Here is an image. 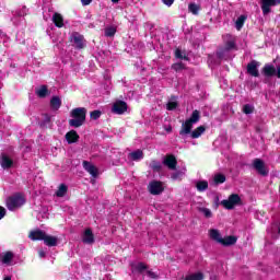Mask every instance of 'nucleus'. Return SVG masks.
<instances>
[{"label": "nucleus", "mask_w": 280, "mask_h": 280, "mask_svg": "<svg viewBox=\"0 0 280 280\" xmlns=\"http://www.w3.org/2000/svg\"><path fill=\"white\" fill-rule=\"evenodd\" d=\"M200 121V112L198 109H195L190 116L185 122L182 124V129L179 131L180 137L184 139L187 137V135H190L191 139H198L202 137L205 132V126H199L197 129L191 131V128H194V124H198Z\"/></svg>", "instance_id": "nucleus-1"}, {"label": "nucleus", "mask_w": 280, "mask_h": 280, "mask_svg": "<svg viewBox=\"0 0 280 280\" xmlns=\"http://www.w3.org/2000/svg\"><path fill=\"white\" fill-rule=\"evenodd\" d=\"M69 126L72 128H80L84 126V121H86V108L84 107H77L70 110Z\"/></svg>", "instance_id": "nucleus-2"}, {"label": "nucleus", "mask_w": 280, "mask_h": 280, "mask_svg": "<svg viewBox=\"0 0 280 280\" xmlns=\"http://www.w3.org/2000/svg\"><path fill=\"white\" fill-rule=\"evenodd\" d=\"M208 235L210 240L217 242V244H221V246H233L237 242V237L235 236L222 237V233L218 229H210Z\"/></svg>", "instance_id": "nucleus-3"}, {"label": "nucleus", "mask_w": 280, "mask_h": 280, "mask_svg": "<svg viewBox=\"0 0 280 280\" xmlns=\"http://www.w3.org/2000/svg\"><path fill=\"white\" fill-rule=\"evenodd\" d=\"M23 205H25V196L22 194H15L7 198V208L9 211H16V209H21Z\"/></svg>", "instance_id": "nucleus-4"}, {"label": "nucleus", "mask_w": 280, "mask_h": 280, "mask_svg": "<svg viewBox=\"0 0 280 280\" xmlns=\"http://www.w3.org/2000/svg\"><path fill=\"white\" fill-rule=\"evenodd\" d=\"M222 207L224 209H235L238 205H242V198L237 194H232L228 199L221 201Z\"/></svg>", "instance_id": "nucleus-5"}, {"label": "nucleus", "mask_w": 280, "mask_h": 280, "mask_svg": "<svg viewBox=\"0 0 280 280\" xmlns=\"http://www.w3.org/2000/svg\"><path fill=\"white\" fill-rule=\"evenodd\" d=\"M148 190L152 196H160L162 191H165V184L159 180H151L148 185Z\"/></svg>", "instance_id": "nucleus-6"}, {"label": "nucleus", "mask_w": 280, "mask_h": 280, "mask_svg": "<svg viewBox=\"0 0 280 280\" xmlns=\"http://www.w3.org/2000/svg\"><path fill=\"white\" fill-rule=\"evenodd\" d=\"M1 264L4 266H16V255L12 252H3L1 254Z\"/></svg>", "instance_id": "nucleus-7"}, {"label": "nucleus", "mask_w": 280, "mask_h": 280, "mask_svg": "<svg viewBox=\"0 0 280 280\" xmlns=\"http://www.w3.org/2000/svg\"><path fill=\"white\" fill-rule=\"evenodd\" d=\"M225 37L228 38V42L225 43L224 49L218 52L219 58H224V54H229L231 49H235V38L231 35H226Z\"/></svg>", "instance_id": "nucleus-8"}, {"label": "nucleus", "mask_w": 280, "mask_h": 280, "mask_svg": "<svg viewBox=\"0 0 280 280\" xmlns=\"http://www.w3.org/2000/svg\"><path fill=\"white\" fill-rule=\"evenodd\" d=\"M70 40L78 49H84V46L86 45L84 42V36L80 35L79 33H73L70 36Z\"/></svg>", "instance_id": "nucleus-9"}, {"label": "nucleus", "mask_w": 280, "mask_h": 280, "mask_svg": "<svg viewBox=\"0 0 280 280\" xmlns=\"http://www.w3.org/2000/svg\"><path fill=\"white\" fill-rule=\"evenodd\" d=\"M83 168L92 178H97V176H100V170H97L91 162L83 161Z\"/></svg>", "instance_id": "nucleus-10"}, {"label": "nucleus", "mask_w": 280, "mask_h": 280, "mask_svg": "<svg viewBox=\"0 0 280 280\" xmlns=\"http://www.w3.org/2000/svg\"><path fill=\"white\" fill-rule=\"evenodd\" d=\"M112 110L116 115H124V113L128 110V105L124 101H117L116 103H114Z\"/></svg>", "instance_id": "nucleus-11"}, {"label": "nucleus", "mask_w": 280, "mask_h": 280, "mask_svg": "<svg viewBox=\"0 0 280 280\" xmlns=\"http://www.w3.org/2000/svg\"><path fill=\"white\" fill-rule=\"evenodd\" d=\"M262 14H270V8L280 3V0H260Z\"/></svg>", "instance_id": "nucleus-12"}, {"label": "nucleus", "mask_w": 280, "mask_h": 280, "mask_svg": "<svg viewBox=\"0 0 280 280\" xmlns=\"http://www.w3.org/2000/svg\"><path fill=\"white\" fill-rule=\"evenodd\" d=\"M259 62L258 61H250L247 65V73H249V75H253V78H259Z\"/></svg>", "instance_id": "nucleus-13"}, {"label": "nucleus", "mask_w": 280, "mask_h": 280, "mask_svg": "<svg viewBox=\"0 0 280 280\" xmlns=\"http://www.w3.org/2000/svg\"><path fill=\"white\" fill-rule=\"evenodd\" d=\"M163 164L168 168V170H176V165H178V162L176 161V156L168 154L164 158Z\"/></svg>", "instance_id": "nucleus-14"}, {"label": "nucleus", "mask_w": 280, "mask_h": 280, "mask_svg": "<svg viewBox=\"0 0 280 280\" xmlns=\"http://www.w3.org/2000/svg\"><path fill=\"white\" fill-rule=\"evenodd\" d=\"M254 167L258 173L261 174V176H267L268 170L266 168L264 161H261L260 159L254 160Z\"/></svg>", "instance_id": "nucleus-15"}, {"label": "nucleus", "mask_w": 280, "mask_h": 280, "mask_svg": "<svg viewBox=\"0 0 280 280\" xmlns=\"http://www.w3.org/2000/svg\"><path fill=\"white\" fill-rule=\"evenodd\" d=\"M46 235H47V233L43 232V230H34L30 233L28 237L33 242H36V241L44 242Z\"/></svg>", "instance_id": "nucleus-16"}, {"label": "nucleus", "mask_w": 280, "mask_h": 280, "mask_svg": "<svg viewBox=\"0 0 280 280\" xmlns=\"http://www.w3.org/2000/svg\"><path fill=\"white\" fill-rule=\"evenodd\" d=\"M82 242H83V244H93L95 242L93 232L90 229L84 231L83 236H82Z\"/></svg>", "instance_id": "nucleus-17"}, {"label": "nucleus", "mask_w": 280, "mask_h": 280, "mask_svg": "<svg viewBox=\"0 0 280 280\" xmlns=\"http://www.w3.org/2000/svg\"><path fill=\"white\" fill-rule=\"evenodd\" d=\"M262 73L267 78H272V75H277V68L272 65H266L262 69Z\"/></svg>", "instance_id": "nucleus-18"}, {"label": "nucleus", "mask_w": 280, "mask_h": 280, "mask_svg": "<svg viewBox=\"0 0 280 280\" xmlns=\"http://www.w3.org/2000/svg\"><path fill=\"white\" fill-rule=\"evenodd\" d=\"M27 15V8L23 7L19 12H16V16L12 19V22L14 23V25H19L18 22V18L19 21H24L23 16Z\"/></svg>", "instance_id": "nucleus-19"}, {"label": "nucleus", "mask_w": 280, "mask_h": 280, "mask_svg": "<svg viewBox=\"0 0 280 280\" xmlns=\"http://www.w3.org/2000/svg\"><path fill=\"white\" fill-rule=\"evenodd\" d=\"M12 165H14V161H12L10 159V156H8V155L1 156V167L3 170H10V167H12Z\"/></svg>", "instance_id": "nucleus-20"}, {"label": "nucleus", "mask_w": 280, "mask_h": 280, "mask_svg": "<svg viewBox=\"0 0 280 280\" xmlns=\"http://www.w3.org/2000/svg\"><path fill=\"white\" fill-rule=\"evenodd\" d=\"M62 106V101L59 98V96H52L50 100V108L52 110H59Z\"/></svg>", "instance_id": "nucleus-21"}, {"label": "nucleus", "mask_w": 280, "mask_h": 280, "mask_svg": "<svg viewBox=\"0 0 280 280\" xmlns=\"http://www.w3.org/2000/svg\"><path fill=\"white\" fill-rule=\"evenodd\" d=\"M44 244H46V246H57L58 245V237L52 236V235H47L44 236Z\"/></svg>", "instance_id": "nucleus-22"}, {"label": "nucleus", "mask_w": 280, "mask_h": 280, "mask_svg": "<svg viewBox=\"0 0 280 280\" xmlns=\"http://www.w3.org/2000/svg\"><path fill=\"white\" fill-rule=\"evenodd\" d=\"M52 23H55L56 27H65V19L60 13H55L52 15Z\"/></svg>", "instance_id": "nucleus-23"}, {"label": "nucleus", "mask_w": 280, "mask_h": 280, "mask_svg": "<svg viewBox=\"0 0 280 280\" xmlns=\"http://www.w3.org/2000/svg\"><path fill=\"white\" fill-rule=\"evenodd\" d=\"M66 139L68 143H75L78 139H80V136L78 135V131L71 130L66 135Z\"/></svg>", "instance_id": "nucleus-24"}, {"label": "nucleus", "mask_w": 280, "mask_h": 280, "mask_svg": "<svg viewBox=\"0 0 280 280\" xmlns=\"http://www.w3.org/2000/svg\"><path fill=\"white\" fill-rule=\"evenodd\" d=\"M147 269L143 262H132L131 270L132 272H143Z\"/></svg>", "instance_id": "nucleus-25"}, {"label": "nucleus", "mask_w": 280, "mask_h": 280, "mask_svg": "<svg viewBox=\"0 0 280 280\" xmlns=\"http://www.w3.org/2000/svg\"><path fill=\"white\" fill-rule=\"evenodd\" d=\"M35 93L38 97H47V95H49V91L47 90L46 85L37 88Z\"/></svg>", "instance_id": "nucleus-26"}, {"label": "nucleus", "mask_w": 280, "mask_h": 280, "mask_svg": "<svg viewBox=\"0 0 280 280\" xmlns=\"http://www.w3.org/2000/svg\"><path fill=\"white\" fill-rule=\"evenodd\" d=\"M129 159L131 161H141V159H143V151L137 150V151L129 153Z\"/></svg>", "instance_id": "nucleus-27"}, {"label": "nucleus", "mask_w": 280, "mask_h": 280, "mask_svg": "<svg viewBox=\"0 0 280 280\" xmlns=\"http://www.w3.org/2000/svg\"><path fill=\"white\" fill-rule=\"evenodd\" d=\"M197 191H207L209 189V182L208 180H198L196 183Z\"/></svg>", "instance_id": "nucleus-28"}, {"label": "nucleus", "mask_w": 280, "mask_h": 280, "mask_svg": "<svg viewBox=\"0 0 280 280\" xmlns=\"http://www.w3.org/2000/svg\"><path fill=\"white\" fill-rule=\"evenodd\" d=\"M213 183L214 185H222V183H226V176L224 174H215L213 176Z\"/></svg>", "instance_id": "nucleus-29"}, {"label": "nucleus", "mask_w": 280, "mask_h": 280, "mask_svg": "<svg viewBox=\"0 0 280 280\" xmlns=\"http://www.w3.org/2000/svg\"><path fill=\"white\" fill-rule=\"evenodd\" d=\"M244 23H246V15H240L235 22V27L238 32L244 27Z\"/></svg>", "instance_id": "nucleus-30"}, {"label": "nucleus", "mask_w": 280, "mask_h": 280, "mask_svg": "<svg viewBox=\"0 0 280 280\" xmlns=\"http://www.w3.org/2000/svg\"><path fill=\"white\" fill-rule=\"evenodd\" d=\"M67 194V185L61 184L59 188L56 191L57 198H63V196Z\"/></svg>", "instance_id": "nucleus-31"}, {"label": "nucleus", "mask_w": 280, "mask_h": 280, "mask_svg": "<svg viewBox=\"0 0 280 280\" xmlns=\"http://www.w3.org/2000/svg\"><path fill=\"white\" fill-rule=\"evenodd\" d=\"M185 172H186V170L183 168V171H177V172L173 173L171 175V177L173 180H182L183 176H185Z\"/></svg>", "instance_id": "nucleus-32"}, {"label": "nucleus", "mask_w": 280, "mask_h": 280, "mask_svg": "<svg viewBox=\"0 0 280 280\" xmlns=\"http://www.w3.org/2000/svg\"><path fill=\"white\" fill-rule=\"evenodd\" d=\"M115 34H117V28L115 26H107L105 28V36H107V38L113 37Z\"/></svg>", "instance_id": "nucleus-33"}, {"label": "nucleus", "mask_w": 280, "mask_h": 280, "mask_svg": "<svg viewBox=\"0 0 280 280\" xmlns=\"http://www.w3.org/2000/svg\"><path fill=\"white\" fill-rule=\"evenodd\" d=\"M188 12H191V14H198L200 12V7L196 3L188 4Z\"/></svg>", "instance_id": "nucleus-34"}, {"label": "nucleus", "mask_w": 280, "mask_h": 280, "mask_svg": "<svg viewBox=\"0 0 280 280\" xmlns=\"http://www.w3.org/2000/svg\"><path fill=\"white\" fill-rule=\"evenodd\" d=\"M178 106V102H176V98H172L171 101H168V103L166 104V108L167 110H175V108Z\"/></svg>", "instance_id": "nucleus-35"}, {"label": "nucleus", "mask_w": 280, "mask_h": 280, "mask_svg": "<svg viewBox=\"0 0 280 280\" xmlns=\"http://www.w3.org/2000/svg\"><path fill=\"white\" fill-rule=\"evenodd\" d=\"M205 276L201 272L192 273L186 277V280H202Z\"/></svg>", "instance_id": "nucleus-36"}, {"label": "nucleus", "mask_w": 280, "mask_h": 280, "mask_svg": "<svg viewBox=\"0 0 280 280\" xmlns=\"http://www.w3.org/2000/svg\"><path fill=\"white\" fill-rule=\"evenodd\" d=\"M151 170H154V172H160L161 171V162L152 161L150 163Z\"/></svg>", "instance_id": "nucleus-37"}, {"label": "nucleus", "mask_w": 280, "mask_h": 280, "mask_svg": "<svg viewBox=\"0 0 280 280\" xmlns=\"http://www.w3.org/2000/svg\"><path fill=\"white\" fill-rule=\"evenodd\" d=\"M199 211L200 213H203L205 218H211L212 215L211 210L208 208H200Z\"/></svg>", "instance_id": "nucleus-38"}, {"label": "nucleus", "mask_w": 280, "mask_h": 280, "mask_svg": "<svg viewBox=\"0 0 280 280\" xmlns=\"http://www.w3.org/2000/svg\"><path fill=\"white\" fill-rule=\"evenodd\" d=\"M253 110H254V107H253V105H244V107H243V113H245V115H250V113H253Z\"/></svg>", "instance_id": "nucleus-39"}, {"label": "nucleus", "mask_w": 280, "mask_h": 280, "mask_svg": "<svg viewBox=\"0 0 280 280\" xmlns=\"http://www.w3.org/2000/svg\"><path fill=\"white\" fill-rule=\"evenodd\" d=\"M91 119H100L102 117V112L100 110H94L90 114Z\"/></svg>", "instance_id": "nucleus-40"}, {"label": "nucleus", "mask_w": 280, "mask_h": 280, "mask_svg": "<svg viewBox=\"0 0 280 280\" xmlns=\"http://www.w3.org/2000/svg\"><path fill=\"white\" fill-rule=\"evenodd\" d=\"M47 211H48L47 208H43V212H39L37 214L38 220H40V218H42V220H45V218H48Z\"/></svg>", "instance_id": "nucleus-41"}, {"label": "nucleus", "mask_w": 280, "mask_h": 280, "mask_svg": "<svg viewBox=\"0 0 280 280\" xmlns=\"http://www.w3.org/2000/svg\"><path fill=\"white\" fill-rule=\"evenodd\" d=\"M175 57L179 58L180 60L185 59V56H183V51H180V49L175 50Z\"/></svg>", "instance_id": "nucleus-42"}, {"label": "nucleus", "mask_w": 280, "mask_h": 280, "mask_svg": "<svg viewBox=\"0 0 280 280\" xmlns=\"http://www.w3.org/2000/svg\"><path fill=\"white\" fill-rule=\"evenodd\" d=\"M173 69L175 71H180V69H184V66H183V63H174Z\"/></svg>", "instance_id": "nucleus-43"}, {"label": "nucleus", "mask_w": 280, "mask_h": 280, "mask_svg": "<svg viewBox=\"0 0 280 280\" xmlns=\"http://www.w3.org/2000/svg\"><path fill=\"white\" fill-rule=\"evenodd\" d=\"M147 277L150 279H156L159 276L153 271H147Z\"/></svg>", "instance_id": "nucleus-44"}, {"label": "nucleus", "mask_w": 280, "mask_h": 280, "mask_svg": "<svg viewBox=\"0 0 280 280\" xmlns=\"http://www.w3.org/2000/svg\"><path fill=\"white\" fill-rule=\"evenodd\" d=\"M38 255H39L40 259H45L47 253L45 252V249H39Z\"/></svg>", "instance_id": "nucleus-45"}, {"label": "nucleus", "mask_w": 280, "mask_h": 280, "mask_svg": "<svg viewBox=\"0 0 280 280\" xmlns=\"http://www.w3.org/2000/svg\"><path fill=\"white\" fill-rule=\"evenodd\" d=\"M164 5H167L168 8L174 4V0H162Z\"/></svg>", "instance_id": "nucleus-46"}, {"label": "nucleus", "mask_w": 280, "mask_h": 280, "mask_svg": "<svg viewBox=\"0 0 280 280\" xmlns=\"http://www.w3.org/2000/svg\"><path fill=\"white\" fill-rule=\"evenodd\" d=\"M82 5H90L91 0H81Z\"/></svg>", "instance_id": "nucleus-47"}, {"label": "nucleus", "mask_w": 280, "mask_h": 280, "mask_svg": "<svg viewBox=\"0 0 280 280\" xmlns=\"http://www.w3.org/2000/svg\"><path fill=\"white\" fill-rule=\"evenodd\" d=\"M1 218H5V208H1Z\"/></svg>", "instance_id": "nucleus-48"}, {"label": "nucleus", "mask_w": 280, "mask_h": 280, "mask_svg": "<svg viewBox=\"0 0 280 280\" xmlns=\"http://www.w3.org/2000/svg\"><path fill=\"white\" fill-rule=\"evenodd\" d=\"M3 280H12V278L10 276H7L3 278Z\"/></svg>", "instance_id": "nucleus-49"}, {"label": "nucleus", "mask_w": 280, "mask_h": 280, "mask_svg": "<svg viewBox=\"0 0 280 280\" xmlns=\"http://www.w3.org/2000/svg\"><path fill=\"white\" fill-rule=\"evenodd\" d=\"M112 3H119V0H110Z\"/></svg>", "instance_id": "nucleus-50"}, {"label": "nucleus", "mask_w": 280, "mask_h": 280, "mask_svg": "<svg viewBox=\"0 0 280 280\" xmlns=\"http://www.w3.org/2000/svg\"><path fill=\"white\" fill-rule=\"evenodd\" d=\"M167 130V132H172V128H168V129H166Z\"/></svg>", "instance_id": "nucleus-51"}, {"label": "nucleus", "mask_w": 280, "mask_h": 280, "mask_svg": "<svg viewBox=\"0 0 280 280\" xmlns=\"http://www.w3.org/2000/svg\"><path fill=\"white\" fill-rule=\"evenodd\" d=\"M7 121H10V116H7Z\"/></svg>", "instance_id": "nucleus-52"}, {"label": "nucleus", "mask_w": 280, "mask_h": 280, "mask_svg": "<svg viewBox=\"0 0 280 280\" xmlns=\"http://www.w3.org/2000/svg\"><path fill=\"white\" fill-rule=\"evenodd\" d=\"M0 220H1V206H0Z\"/></svg>", "instance_id": "nucleus-53"}]
</instances>
